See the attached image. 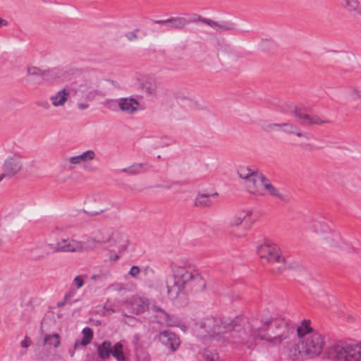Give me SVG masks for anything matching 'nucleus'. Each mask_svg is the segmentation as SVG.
<instances>
[{"mask_svg": "<svg viewBox=\"0 0 361 361\" xmlns=\"http://www.w3.org/2000/svg\"><path fill=\"white\" fill-rule=\"evenodd\" d=\"M238 174L240 178L245 180L246 188L251 193H257L259 184L263 185L264 182L267 180V178L262 173L245 166L240 167Z\"/></svg>", "mask_w": 361, "mask_h": 361, "instance_id": "6e6552de", "label": "nucleus"}, {"mask_svg": "<svg viewBox=\"0 0 361 361\" xmlns=\"http://www.w3.org/2000/svg\"><path fill=\"white\" fill-rule=\"evenodd\" d=\"M217 193H214L212 196H216ZM211 204V195H199L195 201V205L196 207H208Z\"/></svg>", "mask_w": 361, "mask_h": 361, "instance_id": "c756f323", "label": "nucleus"}, {"mask_svg": "<svg viewBox=\"0 0 361 361\" xmlns=\"http://www.w3.org/2000/svg\"><path fill=\"white\" fill-rule=\"evenodd\" d=\"M257 254L262 259H264L270 264H278L279 266L275 271L277 273H281L287 268H292L282 256L280 248L275 243L265 242L257 247Z\"/></svg>", "mask_w": 361, "mask_h": 361, "instance_id": "423d86ee", "label": "nucleus"}, {"mask_svg": "<svg viewBox=\"0 0 361 361\" xmlns=\"http://www.w3.org/2000/svg\"><path fill=\"white\" fill-rule=\"evenodd\" d=\"M137 30H135V31H132V32H129L126 34V37L127 38L130 40V41H132L133 39H137V35H136V32Z\"/></svg>", "mask_w": 361, "mask_h": 361, "instance_id": "79ce46f5", "label": "nucleus"}, {"mask_svg": "<svg viewBox=\"0 0 361 361\" xmlns=\"http://www.w3.org/2000/svg\"><path fill=\"white\" fill-rule=\"evenodd\" d=\"M49 247L53 252H82L80 240H76L71 238H61L56 243L49 244Z\"/></svg>", "mask_w": 361, "mask_h": 361, "instance_id": "1a4fd4ad", "label": "nucleus"}, {"mask_svg": "<svg viewBox=\"0 0 361 361\" xmlns=\"http://www.w3.org/2000/svg\"><path fill=\"white\" fill-rule=\"evenodd\" d=\"M158 338L161 343L169 347L172 352L176 351L180 344L179 337L169 330L161 331L158 335Z\"/></svg>", "mask_w": 361, "mask_h": 361, "instance_id": "ddd939ff", "label": "nucleus"}, {"mask_svg": "<svg viewBox=\"0 0 361 361\" xmlns=\"http://www.w3.org/2000/svg\"><path fill=\"white\" fill-rule=\"evenodd\" d=\"M111 355L116 359L117 361H125L126 357L123 352V345L118 342L112 348Z\"/></svg>", "mask_w": 361, "mask_h": 361, "instance_id": "2f4dec72", "label": "nucleus"}, {"mask_svg": "<svg viewBox=\"0 0 361 361\" xmlns=\"http://www.w3.org/2000/svg\"><path fill=\"white\" fill-rule=\"evenodd\" d=\"M60 336L58 334H47L44 338V343L57 348L60 345Z\"/></svg>", "mask_w": 361, "mask_h": 361, "instance_id": "7c9ffc66", "label": "nucleus"}, {"mask_svg": "<svg viewBox=\"0 0 361 361\" xmlns=\"http://www.w3.org/2000/svg\"><path fill=\"white\" fill-rule=\"evenodd\" d=\"M69 92L66 89H63L56 92V94L51 97L52 104L54 106H63L68 100Z\"/></svg>", "mask_w": 361, "mask_h": 361, "instance_id": "393cba45", "label": "nucleus"}, {"mask_svg": "<svg viewBox=\"0 0 361 361\" xmlns=\"http://www.w3.org/2000/svg\"><path fill=\"white\" fill-rule=\"evenodd\" d=\"M198 20L204 23L207 24L209 26L217 31H227L234 29V24L231 22L223 21L219 23L210 19L202 18L201 16L198 17Z\"/></svg>", "mask_w": 361, "mask_h": 361, "instance_id": "f3484780", "label": "nucleus"}, {"mask_svg": "<svg viewBox=\"0 0 361 361\" xmlns=\"http://www.w3.org/2000/svg\"><path fill=\"white\" fill-rule=\"evenodd\" d=\"M104 314H109L110 312H114V310H111V309L107 307L106 305L104 306Z\"/></svg>", "mask_w": 361, "mask_h": 361, "instance_id": "8fccbe9b", "label": "nucleus"}, {"mask_svg": "<svg viewBox=\"0 0 361 361\" xmlns=\"http://www.w3.org/2000/svg\"><path fill=\"white\" fill-rule=\"evenodd\" d=\"M263 187L269 195L277 197L283 202L289 201L288 195L282 192L280 189L274 186L267 178V180L264 182Z\"/></svg>", "mask_w": 361, "mask_h": 361, "instance_id": "a211bd4d", "label": "nucleus"}, {"mask_svg": "<svg viewBox=\"0 0 361 361\" xmlns=\"http://www.w3.org/2000/svg\"><path fill=\"white\" fill-rule=\"evenodd\" d=\"M2 244V239L0 237V245Z\"/></svg>", "mask_w": 361, "mask_h": 361, "instance_id": "4d7b16f0", "label": "nucleus"}, {"mask_svg": "<svg viewBox=\"0 0 361 361\" xmlns=\"http://www.w3.org/2000/svg\"><path fill=\"white\" fill-rule=\"evenodd\" d=\"M324 239L326 241V243L332 247H337L341 249L343 248V242L340 236V235L332 230H331L329 233H327Z\"/></svg>", "mask_w": 361, "mask_h": 361, "instance_id": "4be33fe9", "label": "nucleus"}, {"mask_svg": "<svg viewBox=\"0 0 361 361\" xmlns=\"http://www.w3.org/2000/svg\"><path fill=\"white\" fill-rule=\"evenodd\" d=\"M23 167V161L20 156L18 154H13V156L8 157L4 161L2 166V173L0 174V181L4 178H12L16 175Z\"/></svg>", "mask_w": 361, "mask_h": 361, "instance_id": "9d476101", "label": "nucleus"}, {"mask_svg": "<svg viewBox=\"0 0 361 361\" xmlns=\"http://www.w3.org/2000/svg\"><path fill=\"white\" fill-rule=\"evenodd\" d=\"M46 247H47V246H44V248H45V249H46ZM49 254V252H48V251H47V250H44V251L42 252V253L41 254V257H46V256H47Z\"/></svg>", "mask_w": 361, "mask_h": 361, "instance_id": "3c124183", "label": "nucleus"}, {"mask_svg": "<svg viewBox=\"0 0 361 361\" xmlns=\"http://www.w3.org/2000/svg\"><path fill=\"white\" fill-rule=\"evenodd\" d=\"M282 127L283 128V130L288 133H295L294 130L296 129V126L293 124L288 123H269L266 124L262 126V129L269 133L275 129V128H279Z\"/></svg>", "mask_w": 361, "mask_h": 361, "instance_id": "5701e85b", "label": "nucleus"}, {"mask_svg": "<svg viewBox=\"0 0 361 361\" xmlns=\"http://www.w3.org/2000/svg\"><path fill=\"white\" fill-rule=\"evenodd\" d=\"M94 345L97 346V354L101 359L106 360L111 355L113 347L110 341H104L101 344Z\"/></svg>", "mask_w": 361, "mask_h": 361, "instance_id": "412c9836", "label": "nucleus"}, {"mask_svg": "<svg viewBox=\"0 0 361 361\" xmlns=\"http://www.w3.org/2000/svg\"><path fill=\"white\" fill-rule=\"evenodd\" d=\"M324 359L329 361H360L361 345L336 342L326 348Z\"/></svg>", "mask_w": 361, "mask_h": 361, "instance_id": "39448f33", "label": "nucleus"}, {"mask_svg": "<svg viewBox=\"0 0 361 361\" xmlns=\"http://www.w3.org/2000/svg\"><path fill=\"white\" fill-rule=\"evenodd\" d=\"M95 157V153L93 150L90 149L82 154L70 157L68 161L73 165H79L81 163H85L94 159Z\"/></svg>", "mask_w": 361, "mask_h": 361, "instance_id": "6ab92c4d", "label": "nucleus"}, {"mask_svg": "<svg viewBox=\"0 0 361 361\" xmlns=\"http://www.w3.org/2000/svg\"><path fill=\"white\" fill-rule=\"evenodd\" d=\"M42 106H43L44 108L47 109V108H49V104L47 102H45L43 104H42Z\"/></svg>", "mask_w": 361, "mask_h": 361, "instance_id": "5fc2aeb1", "label": "nucleus"}, {"mask_svg": "<svg viewBox=\"0 0 361 361\" xmlns=\"http://www.w3.org/2000/svg\"><path fill=\"white\" fill-rule=\"evenodd\" d=\"M349 94L353 100L361 99V90H358L355 88L351 87L350 89Z\"/></svg>", "mask_w": 361, "mask_h": 361, "instance_id": "e433bc0d", "label": "nucleus"}, {"mask_svg": "<svg viewBox=\"0 0 361 361\" xmlns=\"http://www.w3.org/2000/svg\"><path fill=\"white\" fill-rule=\"evenodd\" d=\"M27 80L31 81L34 80H42L44 72L38 67L28 66L27 68Z\"/></svg>", "mask_w": 361, "mask_h": 361, "instance_id": "bb28decb", "label": "nucleus"}, {"mask_svg": "<svg viewBox=\"0 0 361 361\" xmlns=\"http://www.w3.org/2000/svg\"><path fill=\"white\" fill-rule=\"evenodd\" d=\"M244 333L247 335L248 345L244 347L253 350L257 341H266L269 343H281L294 336L296 330L294 325L288 319H272L261 323L257 319H245Z\"/></svg>", "mask_w": 361, "mask_h": 361, "instance_id": "f03ea898", "label": "nucleus"}, {"mask_svg": "<svg viewBox=\"0 0 361 361\" xmlns=\"http://www.w3.org/2000/svg\"><path fill=\"white\" fill-rule=\"evenodd\" d=\"M102 212H103L102 209H99V210H97V211L86 212L88 213L90 216H94V215H97V214H100Z\"/></svg>", "mask_w": 361, "mask_h": 361, "instance_id": "09e8293b", "label": "nucleus"}, {"mask_svg": "<svg viewBox=\"0 0 361 361\" xmlns=\"http://www.w3.org/2000/svg\"><path fill=\"white\" fill-rule=\"evenodd\" d=\"M341 5L349 11H356L359 6L358 0H341Z\"/></svg>", "mask_w": 361, "mask_h": 361, "instance_id": "72a5a7b5", "label": "nucleus"}, {"mask_svg": "<svg viewBox=\"0 0 361 361\" xmlns=\"http://www.w3.org/2000/svg\"><path fill=\"white\" fill-rule=\"evenodd\" d=\"M254 222L255 219L251 218L248 212H240L233 216L229 221L231 233L238 238L244 237Z\"/></svg>", "mask_w": 361, "mask_h": 361, "instance_id": "0eeeda50", "label": "nucleus"}, {"mask_svg": "<svg viewBox=\"0 0 361 361\" xmlns=\"http://www.w3.org/2000/svg\"><path fill=\"white\" fill-rule=\"evenodd\" d=\"M75 291L74 290H70L64 295V300L65 302H71V299L75 296Z\"/></svg>", "mask_w": 361, "mask_h": 361, "instance_id": "a19ab883", "label": "nucleus"}, {"mask_svg": "<svg viewBox=\"0 0 361 361\" xmlns=\"http://www.w3.org/2000/svg\"><path fill=\"white\" fill-rule=\"evenodd\" d=\"M73 282L75 284L77 288H80L84 285L83 279L80 276L75 277Z\"/></svg>", "mask_w": 361, "mask_h": 361, "instance_id": "ea45409f", "label": "nucleus"}, {"mask_svg": "<svg viewBox=\"0 0 361 361\" xmlns=\"http://www.w3.org/2000/svg\"><path fill=\"white\" fill-rule=\"evenodd\" d=\"M6 25L8 24L7 21L6 20H3L2 18H0V27L2 25Z\"/></svg>", "mask_w": 361, "mask_h": 361, "instance_id": "603ef678", "label": "nucleus"}, {"mask_svg": "<svg viewBox=\"0 0 361 361\" xmlns=\"http://www.w3.org/2000/svg\"><path fill=\"white\" fill-rule=\"evenodd\" d=\"M79 91L86 94L87 97H93L96 94V91L92 87L88 86L87 83L81 84Z\"/></svg>", "mask_w": 361, "mask_h": 361, "instance_id": "c9c22d12", "label": "nucleus"}, {"mask_svg": "<svg viewBox=\"0 0 361 361\" xmlns=\"http://www.w3.org/2000/svg\"><path fill=\"white\" fill-rule=\"evenodd\" d=\"M67 302H65V300H63V302L58 303V307H62V306H63Z\"/></svg>", "mask_w": 361, "mask_h": 361, "instance_id": "864d4df0", "label": "nucleus"}, {"mask_svg": "<svg viewBox=\"0 0 361 361\" xmlns=\"http://www.w3.org/2000/svg\"><path fill=\"white\" fill-rule=\"evenodd\" d=\"M82 334L83 337L80 341H76L74 344V348H77L80 345L82 346H86L89 343H90L92 338H93V331L90 327H85L82 329Z\"/></svg>", "mask_w": 361, "mask_h": 361, "instance_id": "a878e982", "label": "nucleus"}, {"mask_svg": "<svg viewBox=\"0 0 361 361\" xmlns=\"http://www.w3.org/2000/svg\"><path fill=\"white\" fill-rule=\"evenodd\" d=\"M293 113L298 120L299 123L305 126L322 125L325 123H330L329 120H323L320 117L314 114H309L306 113L305 109L293 106Z\"/></svg>", "mask_w": 361, "mask_h": 361, "instance_id": "9b49d317", "label": "nucleus"}, {"mask_svg": "<svg viewBox=\"0 0 361 361\" xmlns=\"http://www.w3.org/2000/svg\"><path fill=\"white\" fill-rule=\"evenodd\" d=\"M140 274V269L137 266H133L129 270L128 274L135 279H137Z\"/></svg>", "mask_w": 361, "mask_h": 361, "instance_id": "4c0bfd02", "label": "nucleus"}, {"mask_svg": "<svg viewBox=\"0 0 361 361\" xmlns=\"http://www.w3.org/2000/svg\"><path fill=\"white\" fill-rule=\"evenodd\" d=\"M88 106H89L88 104H86V103L78 104V108L80 110L85 109L88 108Z\"/></svg>", "mask_w": 361, "mask_h": 361, "instance_id": "de8ad7c7", "label": "nucleus"}, {"mask_svg": "<svg viewBox=\"0 0 361 361\" xmlns=\"http://www.w3.org/2000/svg\"><path fill=\"white\" fill-rule=\"evenodd\" d=\"M314 232L326 235L331 230L328 224L324 221H314L312 226Z\"/></svg>", "mask_w": 361, "mask_h": 361, "instance_id": "c85d7f7f", "label": "nucleus"}, {"mask_svg": "<svg viewBox=\"0 0 361 361\" xmlns=\"http://www.w3.org/2000/svg\"><path fill=\"white\" fill-rule=\"evenodd\" d=\"M30 344L29 339L25 337L23 341H21V346L23 348H27Z\"/></svg>", "mask_w": 361, "mask_h": 361, "instance_id": "a18cd8bd", "label": "nucleus"}, {"mask_svg": "<svg viewBox=\"0 0 361 361\" xmlns=\"http://www.w3.org/2000/svg\"><path fill=\"white\" fill-rule=\"evenodd\" d=\"M120 256L118 254H110L109 259L111 262L116 261L119 259Z\"/></svg>", "mask_w": 361, "mask_h": 361, "instance_id": "49530a36", "label": "nucleus"}, {"mask_svg": "<svg viewBox=\"0 0 361 361\" xmlns=\"http://www.w3.org/2000/svg\"><path fill=\"white\" fill-rule=\"evenodd\" d=\"M143 92L151 96H155L157 92V84L153 78H146L140 83Z\"/></svg>", "mask_w": 361, "mask_h": 361, "instance_id": "aec40b11", "label": "nucleus"}, {"mask_svg": "<svg viewBox=\"0 0 361 361\" xmlns=\"http://www.w3.org/2000/svg\"><path fill=\"white\" fill-rule=\"evenodd\" d=\"M206 288V281L197 270L195 269L192 273V277L189 279L187 283L186 290L197 293L204 290Z\"/></svg>", "mask_w": 361, "mask_h": 361, "instance_id": "2eb2a0df", "label": "nucleus"}, {"mask_svg": "<svg viewBox=\"0 0 361 361\" xmlns=\"http://www.w3.org/2000/svg\"><path fill=\"white\" fill-rule=\"evenodd\" d=\"M188 23L183 17H172L168 18L167 28L170 30H183Z\"/></svg>", "mask_w": 361, "mask_h": 361, "instance_id": "b1692460", "label": "nucleus"}, {"mask_svg": "<svg viewBox=\"0 0 361 361\" xmlns=\"http://www.w3.org/2000/svg\"><path fill=\"white\" fill-rule=\"evenodd\" d=\"M298 137H305L306 139H310L312 135L309 133L297 132L295 133Z\"/></svg>", "mask_w": 361, "mask_h": 361, "instance_id": "37998d69", "label": "nucleus"}, {"mask_svg": "<svg viewBox=\"0 0 361 361\" xmlns=\"http://www.w3.org/2000/svg\"><path fill=\"white\" fill-rule=\"evenodd\" d=\"M139 102L131 97H125L119 99V109L125 113L132 114L135 113L138 108Z\"/></svg>", "mask_w": 361, "mask_h": 361, "instance_id": "dca6fc26", "label": "nucleus"}, {"mask_svg": "<svg viewBox=\"0 0 361 361\" xmlns=\"http://www.w3.org/2000/svg\"><path fill=\"white\" fill-rule=\"evenodd\" d=\"M172 276L166 280L167 295L170 300H176L185 294L187 283L192 277L195 270L193 265L188 262H178L171 265Z\"/></svg>", "mask_w": 361, "mask_h": 361, "instance_id": "20e7f679", "label": "nucleus"}, {"mask_svg": "<svg viewBox=\"0 0 361 361\" xmlns=\"http://www.w3.org/2000/svg\"><path fill=\"white\" fill-rule=\"evenodd\" d=\"M151 310L154 313V318L157 323L167 326H178L180 321L174 316L170 315L161 307L152 305Z\"/></svg>", "mask_w": 361, "mask_h": 361, "instance_id": "f8f14e48", "label": "nucleus"}, {"mask_svg": "<svg viewBox=\"0 0 361 361\" xmlns=\"http://www.w3.org/2000/svg\"><path fill=\"white\" fill-rule=\"evenodd\" d=\"M99 241H104V239L102 238H97L96 235L94 238H87L85 241H80L82 246V251L94 250L96 248L97 244H99Z\"/></svg>", "mask_w": 361, "mask_h": 361, "instance_id": "cd10ccee", "label": "nucleus"}, {"mask_svg": "<svg viewBox=\"0 0 361 361\" xmlns=\"http://www.w3.org/2000/svg\"><path fill=\"white\" fill-rule=\"evenodd\" d=\"M143 310H144V307H141L138 311H140V312H142Z\"/></svg>", "mask_w": 361, "mask_h": 361, "instance_id": "6e6d98bb", "label": "nucleus"}, {"mask_svg": "<svg viewBox=\"0 0 361 361\" xmlns=\"http://www.w3.org/2000/svg\"><path fill=\"white\" fill-rule=\"evenodd\" d=\"M103 104L108 109L116 111L119 109V99H107L104 102Z\"/></svg>", "mask_w": 361, "mask_h": 361, "instance_id": "f704fd0d", "label": "nucleus"}, {"mask_svg": "<svg viewBox=\"0 0 361 361\" xmlns=\"http://www.w3.org/2000/svg\"><path fill=\"white\" fill-rule=\"evenodd\" d=\"M96 236L104 239V241H99V244L107 245L108 247L116 246L120 243V235L111 228L100 229Z\"/></svg>", "mask_w": 361, "mask_h": 361, "instance_id": "4468645a", "label": "nucleus"}, {"mask_svg": "<svg viewBox=\"0 0 361 361\" xmlns=\"http://www.w3.org/2000/svg\"><path fill=\"white\" fill-rule=\"evenodd\" d=\"M154 23L160 24L162 25H165L167 27L168 18L165 20H154Z\"/></svg>", "mask_w": 361, "mask_h": 361, "instance_id": "c03bdc74", "label": "nucleus"}, {"mask_svg": "<svg viewBox=\"0 0 361 361\" xmlns=\"http://www.w3.org/2000/svg\"><path fill=\"white\" fill-rule=\"evenodd\" d=\"M310 324V320L304 319L301 325L296 328L297 335L301 338V349H291L289 353L290 357H297L298 354H302L307 358L312 359L322 353L325 345L324 337Z\"/></svg>", "mask_w": 361, "mask_h": 361, "instance_id": "7ed1b4c3", "label": "nucleus"}, {"mask_svg": "<svg viewBox=\"0 0 361 361\" xmlns=\"http://www.w3.org/2000/svg\"><path fill=\"white\" fill-rule=\"evenodd\" d=\"M108 273H99L98 274H94L91 276V279L94 281H103L106 279L108 276Z\"/></svg>", "mask_w": 361, "mask_h": 361, "instance_id": "58836bf2", "label": "nucleus"}, {"mask_svg": "<svg viewBox=\"0 0 361 361\" xmlns=\"http://www.w3.org/2000/svg\"><path fill=\"white\" fill-rule=\"evenodd\" d=\"M147 166H148L147 163L135 164L128 168L122 169L121 171L130 175H135L138 173L141 169Z\"/></svg>", "mask_w": 361, "mask_h": 361, "instance_id": "473e14b6", "label": "nucleus"}, {"mask_svg": "<svg viewBox=\"0 0 361 361\" xmlns=\"http://www.w3.org/2000/svg\"><path fill=\"white\" fill-rule=\"evenodd\" d=\"M245 319L235 317L224 318L220 316H207L195 326V333L199 338L226 340L236 348L250 343L244 333Z\"/></svg>", "mask_w": 361, "mask_h": 361, "instance_id": "f257e3e1", "label": "nucleus"}]
</instances>
